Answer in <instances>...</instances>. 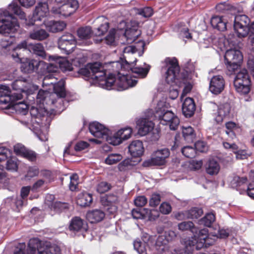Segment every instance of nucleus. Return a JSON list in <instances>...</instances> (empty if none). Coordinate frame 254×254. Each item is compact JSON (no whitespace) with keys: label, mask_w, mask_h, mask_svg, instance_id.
Instances as JSON below:
<instances>
[{"label":"nucleus","mask_w":254,"mask_h":254,"mask_svg":"<svg viewBox=\"0 0 254 254\" xmlns=\"http://www.w3.org/2000/svg\"><path fill=\"white\" fill-rule=\"evenodd\" d=\"M65 95L64 81L60 80L54 86L53 92L40 90L37 94V98L43 104L53 105L56 108L63 111L67 103L64 100Z\"/></svg>","instance_id":"1"},{"label":"nucleus","mask_w":254,"mask_h":254,"mask_svg":"<svg viewBox=\"0 0 254 254\" xmlns=\"http://www.w3.org/2000/svg\"><path fill=\"white\" fill-rule=\"evenodd\" d=\"M227 42L230 48L226 51L224 59L228 74L230 75L239 68L243 60V55L240 51L243 44L233 35L229 36Z\"/></svg>","instance_id":"2"},{"label":"nucleus","mask_w":254,"mask_h":254,"mask_svg":"<svg viewBox=\"0 0 254 254\" xmlns=\"http://www.w3.org/2000/svg\"><path fill=\"white\" fill-rule=\"evenodd\" d=\"M118 75V78L115 79V76L113 74H110L105 80H102L101 86L103 88L110 90L115 85L118 88V90H124L133 87L137 83V81L130 76L123 74Z\"/></svg>","instance_id":"3"},{"label":"nucleus","mask_w":254,"mask_h":254,"mask_svg":"<svg viewBox=\"0 0 254 254\" xmlns=\"http://www.w3.org/2000/svg\"><path fill=\"white\" fill-rule=\"evenodd\" d=\"M13 90L18 92L17 93H13L10 95L16 100L21 99L22 98V93L26 94H32L34 91L37 90V86L32 84L27 79L24 77H19L14 81L11 84Z\"/></svg>","instance_id":"4"},{"label":"nucleus","mask_w":254,"mask_h":254,"mask_svg":"<svg viewBox=\"0 0 254 254\" xmlns=\"http://www.w3.org/2000/svg\"><path fill=\"white\" fill-rule=\"evenodd\" d=\"M249 23L250 19L246 15L239 14L235 16L234 28L238 37H245L248 35L249 32L254 34V23L249 27Z\"/></svg>","instance_id":"5"},{"label":"nucleus","mask_w":254,"mask_h":254,"mask_svg":"<svg viewBox=\"0 0 254 254\" xmlns=\"http://www.w3.org/2000/svg\"><path fill=\"white\" fill-rule=\"evenodd\" d=\"M0 22L5 23L0 26V33L1 34L13 32L19 28L16 18L6 10L0 9Z\"/></svg>","instance_id":"6"},{"label":"nucleus","mask_w":254,"mask_h":254,"mask_svg":"<svg viewBox=\"0 0 254 254\" xmlns=\"http://www.w3.org/2000/svg\"><path fill=\"white\" fill-rule=\"evenodd\" d=\"M251 80L246 69H241L234 80L236 90L241 94H247L250 91Z\"/></svg>","instance_id":"7"},{"label":"nucleus","mask_w":254,"mask_h":254,"mask_svg":"<svg viewBox=\"0 0 254 254\" xmlns=\"http://www.w3.org/2000/svg\"><path fill=\"white\" fill-rule=\"evenodd\" d=\"M155 117L159 119L160 124L168 125L171 130L177 129L180 124L178 117L170 111H166L165 109L157 110Z\"/></svg>","instance_id":"8"},{"label":"nucleus","mask_w":254,"mask_h":254,"mask_svg":"<svg viewBox=\"0 0 254 254\" xmlns=\"http://www.w3.org/2000/svg\"><path fill=\"white\" fill-rule=\"evenodd\" d=\"M170 152L168 148H164L155 151L151 154L150 158L143 162V166H163L167 162V159L169 157Z\"/></svg>","instance_id":"9"},{"label":"nucleus","mask_w":254,"mask_h":254,"mask_svg":"<svg viewBox=\"0 0 254 254\" xmlns=\"http://www.w3.org/2000/svg\"><path fill=\"white\" fill-rule=\"evenodd\" d=\"M165 65L163 69L166 70L165 79L168 84L173 83L180 71L177 60L175 58H167L165 60Z\"/></svg>","instance_id":"10"},{"label":"nucleus","mask_w":254,"mask_h":254,"mask_svg":"<svg viewBox=\"0 0 254 254\" xmlns=\"http://www.w3.org/2000/svg\"><path fill=\"white\" fill-rule=\"evenodd\" d=\"M79 4L77 0H69L61 6H53L51 11L59 16L67 17L73 13L78 8Z\"/></svg>","instance_id":"11"},{"label":"nucleus","mask_w":254,"mask_h":254,"mask_svg":"<svg viewBox=\"0 0 254 254\" xmlns=\"http://www.w3.org/2000/svg\"><path fill=\"white\" fill-rule=\"evenodd\" d=\"M194 233L195 234L186 242V245L187 247H195L196 249L199 250L205 245L204 240L207 238L208 234V229H202L199 230L198 233L197 231Z\"/></svg>","instance_id":"12"},{"label":"nucleus","mask_w":254,"mask_h":254,"mask_svg":"<svg viewBox=\"0 0 254 254\" xmlns=\"http://www.w3.org/2000/svg\"><path fill=\"white\" fill-rule=\"evenodd\" d=\"M145 43L142 41H139L134 45L128 46L124 49V58L125 62L128 64H132L136 62V60H130L129 59V54H134L138 52L139 56H141L144 51Z\"/></svg>","instance_id":"13"},{"label":"nucleus","mask_w":254,"mask_h":254,"mask_svg":"<svg viewBox=\"0 0 254 254\" xmlns=\"http://www.w3.org/2000/svg\"><path fill=\"white\" fill-rule=\"evenodd\" d=\"M76 43L74 37L71 34H67L60 38L58 40V47L64 53L69 54L73 51Z\"/></svg>","instance_id":"14"},{"label":"nucleus","mask_w":254,"mask_h":254,"mask_svg":"<svg viewBox=\"0 0 254 254\" xmlns=\"http://www.w3.org/2000/svg\"><path fill=\"white\" fill-rule=\"evenodd\" d=\"M89 129L91 133L95 137L107 139L109 129L98 122L90 124Z\"/></svg>","instance_id":"15"},{"label":"nucleus","mask_w":254,"mask_h":254,"mask_svg":"<svg viewBox=\"0 0 254 254\" xmlns=\"http://www.w3.org/2000/svg\"><path fill=\"white\" fill-rule=\"evenodd\" d=\"M89 67L91 70L92 78L99 81V84L101 85L102 80L107 78L104 77L106 74V70L104 66L100 63L96 62L89 64Z\"/></svg>","instance_id":"16"},{"label":"nucleus","mask_w":254,"mask_h":254,"mask_svg":"<svg viewBox=\"0 0 254 254\" xmlns=\"http://www.w3.org/2000/svg\"><path fill=\"white\" fill-rule=\"evenodd\" d=\"M225 80L221 75H216L212 77L209 83L210 91L215 95L222 92L225 87Z\"/></svg>","instance_id":"17"},{"label":"nucleus","mask_w":254,"mask_h":254,"mask_svg":"<svg viewBox=\"0 0 254 254\" xmlns=\"http://www.w3.org/2000/svg\"><path fill=\"white\" fill-rule=\"evenodd\" d=\"M49 12V7L46 2H40L36 6L35 11L33 13L32 19V22L28 23V25H34V22L37 21H40L42 18L45 17Z\"/></svg>","instance_id":"18"},{"label":"nucleus","mask_w":254,"mask_h":254,"mask_svg":"<svg viewBox=\"0 0 254 254\" xmlns=\"http://www.w3.org/2000/svg\"><path fill=\"white\" fill-rule=\"evenodd\" d=\"M8 86L5 85H0V108L4 110L9 107L11 105V96Z\"/></svg>","instance_id":"19"},{"label":"nucleus","mask_w":254,"mask_h":254,"mask_svg":"<svg viewBox=\"0 0 254 254\" xmlns=\"http://www.w3.org/2000/svg\"><path fill=\"white\" fill-rule=\"evenodd\" d=\"M132 133V129L130 127H126L119 130L113 135L111 143L114 145L121 144L123 140L128 139Z\"/></svg>","instance_id":"20"},{"label":"nucleus","mask_w":254,"mask_h":254,"mask_svg":"<svg viewBox=\"0 0 254 254\" xmlns=\"http://www.w3.org/2000/svg\"><path fill=\"white\" fill-rule=\"evenodd\" d=\"M44 63L43 61L35 60H30L24 58L21 62V69L25 73H31L38 69V66Z\"/></svg>","instance_id":"21"},{"label":"nucleus","mask_w":254,"mask_h":254,"mask_svg":"<svg viewBox=\"0 0 254 254\" xmlns=\"http://www.w3.org/2000/svg\"><path fill=\"white\" fill-rule=\"evenodd\" d=\"M136 124L138 127V133L141 136L146 135L154 128L153 123L146 118L138 120Z\"/></svg>","instance_id":"22"},{"label":"nucleus","mask_w":254,"mask_h":254,"mask_svg":"<svg viewBox=\"0 0 254 254\" xmlns=\"http://www.w3.org/2000/svg\"><path fill=\"white\" fill-rule=\"evenodd\" d=\"M141 35V31L138 29V26L133 25L126 29L122 38L126 40L127 44H130L134 41Z\"/></svg>","instance_id":"23"},{"label":"nucleus","mask_w":254,"mask_h":254,"mask_svg":"<svg viewBox=\"0 0 254 254\" xmlns=\"http://www.w3.org/2000/svg\"><path fill=\"white\" fill-rule=\"evenodd\" d=\"M14 100L16 99L11 96V101H10L11 105L5 110H10L11 112L15 111L17 114L25 115L28 111V105L23 102H14Z\"/></svg>","instance_id":"24"},{"label":"nucleus","mask_w":254,"mask_h":254,"mask_svg":"<svg viewBox=\"0 0 254 254\" xmlns=\"http://www.w3.org/2000/svg\"><path fill=\"white\" fill-rule=\"evenodd\" d=\"M231 107L229 103H226L220 105L218 108L215 120L217 123H221L225 118L229 116Z\"/></svg>","instance_id":"25"},{"label":"nucleus","mask_w":254,"mask_h":254,"mask_svg":"<svg viewBox=\"0 0 254 254\" xmlns=\"http://www.w3.org/2000/svg\"><path fill=\"white\" fill-rule=\"evenodd\" d=\"M69 229L73 232H82L87 230V225L80 218L74 217L70 221Z\"/></svg>","instance_id":"26"},{"label":"nucleus","mask_w":254,"mask_h":254,"mask_svg":"<svg viewBox=\"0 0 254 254\" xmlns=\"http://www.w3.org/2000/svg\"><path fill=\"white\" fill-rule=\"evenodd\" d=\"M176 237V233L172 230L166 231L164 235L159 236L156 241L157 245L162 247L161 249L164 251L165 249V245L169 241L173 240Z\"/></svg>","instance_id":"27"},{"label":"nucleus","mask_w":254,"mask_h":254,"mask_svg":"<svg viewBox=\"0 0 254 254\" xmlns=\"http://www.w3.org/2000/svg\"><path fill=\"white\" fill-rule=\"evenodd\" d=\"M195 110V105L192 98H187L185 99L182 105V112L186 117H191Z\"/></svg>","instance_id":"28"},{"label":"nucleus","mask_w":254,"mask_h":254,"mask_svg":"<svg viewBox=\"0 0 254 254\" xmlns=\"http://www.w3.org/2000/svg\"><path fill=\"white\" fill-rule=\"evenodd\" d=\"M105 216L104 212L98 209L89 211L86 214L87 219L91 223H98L102 221Z\"/></svg>","instance_id":"29"},{"label":"nucleus","mask_w":254,"mask_h":254,"mask_svg":"<svg viewBox=\"0 0 254 254\" xmlns=\"http://www.w3.org/2000/svg\"><path fill=\"white\" fill-rule=\"evenodd\" d=\"M128 150L132 157L140 156L144 151L142 142L138 140L133 141L128 146Z\"/></svg>","instance_id":"30"},{"label":"nucleus","mask_w":254,"mask_h":254,"mask_svg":"<svg viewBox=\"0 0 254 254\" xmlns=\"http://www.w3.org/2000/svg\"><path fill=\"white\" fill-rule=\"evenodd\" d=\"M44 24L47 29L53 33L63 31L66 27V24L61 21H47L44 22Z\"/></svg>","instance_id":"31"},{"label":"nucleus","mask_w":254,"mask_h":254,"mask_svg":"<svg viewBox=\"0 0 254 254\" xmlns=\"http://www.w3.org/2000/svg\"><path fill=\"white\" fill-rule=\"evenodd\" d=\"M37 254H61L60 247L56 245L43 244L38 248Z\"/></svg>","instance_id":"32"},{"label":"nucleus","mask_w":254,"mask_h":254,"mask_svg":"<svg viewBox=\"0 0 254 254\" xmlns=\"http://www.w3.org/2000/svg\"><path fill=\"white\" fill-rule=\"evenodd\" d=\"M49 36L48 33L44 29L35 28L29 33V37L30 39L37 41H43L47 39Z\"/></svg>","instance_id":"33"},{"label":"nucleus","mask_w":254,"mask_h":254,"mask_svg":"<svg viewBox=\"0 0 254 254\" xmlns=\"http://www.w3.org/2000/svg\"><path fill=\"white\" fill-rule=\"evenodd\" d=\"M28 50L42 58H45L46 52L44 47L41 43L29 44L28 46Z\"/></svg>","instance_id":"34"},{"label":"nucleus","mask_w":254,"mask_h":254,"mask_svg":"<svg viewBox=\"0 0 254 254\" xmlns=\"http://www.w3.org/2000/svg\"><path fill=\"white\" fill-rule=\"evenodd\" d=\"M92 200V196L91 194L87 192H83L78 194L76 203L82 207H86L90 205Z\"/></svg>","instance_id":"35"},{"label":"nucleus","mask_w":254,"mask_h":254,"mask_svg":"<svg viewBox=\"0 0 254 254\" xmlns=\"http://www.w3.org/2000/svg\"><path fill=\"white\" fill-rule=\"evenodd\" d=\"M220 169L218 162L214 159H209L206 164V171L210 175H217Z\"/></svg>","instance_id":"36"},{"label":"nucleus","mask_w":254,"mask_h":254,"mask_svg":"<svg viewBox=\"0 0 254 254\" xmlns=\"http://www.w3.org/2000/svg\"><path fill=\"white\" fill-rule=\"evenodd\" d=\"M104 200L107 202L106 204L107 205H111V207L108 208L109 212L110 213L115 212L117 210V207L112 204L117 201V196L114 194H108L103 198L102 201H103Z\"/></svg>","instance_id":"37"},{"label":"nucleus","mask_w":254,"mask_h":254,"mask_svg":"<svg viewBox=\"0 0 254 254\" xmlns=\"http://www.w3.org/2000/svg\"><path fill=\"white\" fill-rule=\"evenodd\" d=\"M215 220V216L212 213L206 214L204 217L200 219L198 223L206 227H210Z\"/></svg>","instance_id":"38"},{"label":"nucleus","mask_w":254,"mask_h":254,"mask_svg":"<svg viewBox=\"0 0 254 254\" xmlns=\"http://www.w3.org/2000/svg\"><path fill=\"white\" fill-rule=\"evenodd\" d=\"M178 227L179 230L182 231L190 230L193 233L196 232V228L191 221L182 222L178 224Z\"/></svg>","instance_id":"39"},{"label":"nucleus","mask_w":254,"mask_h":254,"mask_svg":"<svg viewBox=\"0 0 254 254\" xmlns=\"http://www.w3.org/2000/svg\"><path fill=\"white\" fill-rule=\"evenodd\" d=\"M146 246L145 243H142L139 239H136L133 243L134 249L139 254H147Z\"/></svg>","instance_id":"40"},{"label":"nucleus","mask_w":254,"mask_h":254,"mask_svg":"<svg viewBox=\"0 0 254 254\" xmlns=\"http://www.w3.org/2000/svg\"><path fill=\"white\" fill-rule=\"evenodd\" d=\"M150 67L149 65H145L144 67H134L131 68V71L133 73L136 74L138 77L144 78L147 75Z\"/></svg>","instance_id":"41"},{"label":"nucleus","mask_w":254,"mask_h":254,"mask_svg":"<svg viewBox=\"0 0 254 254\" xmlns=\"http://www.w3.org/2000/svg\"><path fill=\"white\" fill-rule=\"evenodd\" d=\"M203 214V210L198 207H193L187 211V215L188 219H197Z\"/></svg>","instance_id":"42"},{"label":"nucleus","mask_w":254,"mask_h":254,"mask_svg":"<svg viewBox=\"0 0 254 254\" xmlns=\"http://www.w3.org/2000/svg\"><path fill=\"white\" fill-rule=\"evenodd\" d=\"M91 28L89 26L81 27L77 30V35L82 39H89L91 37Z\"/></svg>","instance_id":"43"},{"label":"nucleus","mask_w":254,"mask_h":254,"mask_svg":"<svg viewBox=\"0 0 254 254\" xmlns=\"http://www.w3.org/2000/svg\"><path fill=\"white\" fill-rule=\"evenodd\" d=\"M116 30L115 29H111L108 35L105 38V42L111 46H115L117 43V37L116 36Z\"/></svg>","instance_id":"44"},{"label":"nucleus","mask_w":254,"mask_h":254,"mask_svg":"<svg viewBox=\"0 0 254 254\" xmlns=\"http://www.w3.org/2000/svg\"><path fill=\"white\" fill-rule=\"evenodd\" d=\"M8 9L19 16L20 19H25V14L17 4L13 3L9 5Z\"/></svg>","instance_id":"45"},{"label":"nucleus","mask_w":254,"mask_h":254,"mask_svg":"<svg viewBox=\"0 0 254 254\" xmlns=\"http://www.w3.org/2000/svg\"><path fill=\"white\" fill-rule=\"evenodd\" d=\"M42 246L38 240L33 239L30 240L27 249L26 254H35L36 251H38V248Z\"/></svg>","instance_id":"46"},{"label":"nucleus","mask_w":254,"mask_h":254,"mask_svg":"<svg viewBox=\"0 0 254 254\" xmlns=\"http://www.w3.org/2000/svg\"><path fill=\"white\" fill-rule=\"evenodd\" d=\"M122 158V156L120 154H111L106 158L105 162L107 164L113 165L117 163Z\"/></svg>","instance_id":"47"},{"label":"nucleus","mask_w":254,"mask_h":254,"mask_svg":"<svg viewBox=\"0 0 254 254\" xmlns=\"http://www.w3.org/2000/svg\"><path fill=\"white\" fill-rule=\"evenodd\" d=\"M182 133L185 139L188 141L192 140L194 136L193 129L190 126L183 127Z\"/></svg>","instance_id":"48"},{"label":"nucleus","mask_w":254,"mask_h":254,"mask_svg":"<svg viewBox=\"0 0 254 254\" xmlns=\"http://www.w3.org/2000/svg\"><path fill=\"white\" fill-rule=\"evenodd\" d=\"M56 81L57 79L54 77V75L49 73L44 77L43 80V86L44 87L51 85L54 88V86L58 83H56Z\"/></svg>","instance_id":"49"},{"label":"nucleus","mask_w":254,"mask_h":254,"mask_svg":"<svg viewBox=\"0 0 254 254\" xmlns=\"http://www.w3.org/2000/svg\"><path fill=\"white\" fill-rule=\"evenodd\" d=\"M182 153L186 157L191 158L195 156L196 152L194 148L187 146L182 149Z\"/></svg>","instance_id":"50"},{"label":"nucleus","mask_w":254,"mask_h":254,"mask_svg":"<svg viewBox=\"0 0 254 254\" xmlns=\"http://www.w3.org/2000/svg\"><path fill=\"white\" fill-rule=\"evenodd\" d=\"M6 168L8 170L16 171L18 168L17 160L15 157H11L7 160Z\"/></svg>","instance_id":"51"},{"label":"nucleus","mask_w":254,"mask_h":254,"mask_svg":"<svg viewBox=\"0 0 254 254\" xmlns=\"http://www.w3.org/2000/svg\"><path fill=\"white\" fill-rule=\"evenodd\" d=\"M11 152L8 149L4 147H0V162L7 160L11 157Z\"/></svg>","instance_id":"52"},{"label":"nucleus","mask_w":254,"mask_h":254,"mask_svg":"<svg viewBox=\"0 0 254 254\" xmlns=\"http://www.w3.org/2000/svg\"><path fill=\"white\" fill-rule=\"evenodd\" d=\"M111 188V186L110 184L106 182H101L99 183L96 187L97 191L100 193H103Z\"/></svg>","instance_id":"53"},{"label":"nucleus","mask_w":254,"mask_h":254,"mask_svg":"<svg viewBox=\"0 0 254 254\" xmlns=\"http://www.w3.org/2000/svg\"><path fill=\"white\" fill-rule=\"evenodd\" d=\"M143 211L146 213L145 218H148L150 220H155L159 216V212L157 210L143 208Z\"/></svg>","instance_id":"54"},{"label":"nucleus","mask_w":254,"mask_h":254,"mask_svg":"<svg viewBox=\"0 0 254 254\" xmlns=\"http://www.w3.org/2000/svg\"><path fill=\"white\" fill-rule=\"evenodd\" d=\"M50 58L58 63L60 68H65V69L70 70V65L69 63L67 62L64 59L56 58L54 57H51Z\"/></svg>","instance_id":"55"},{"label":"nucleus","mask_w":254,"mask_h":254,"mask_svg":"<svg viewBox=\"0 0 254 254\" xmlns=\"http://www.w3.org/2000/svg\"><path fill=\"white\" fill-rule=\"evenodd\" d=\"M161 201V196L159 194L153 193L149 199V205L151 207H155L159 205Z\"/></svg>","instance_id":"56"},{"label":"nucleus","mask_w":254,"mask_h":254,"mask_svg":"<svg viewBox=\"0 0 254 254\" xmlns=\"http://www.w3.org/2000/svg\"><path fill=\"white\" fill-rule=\"evenodd\" d=\"M70 179L69 189L71 191L75 190L78 184V177L77 174H74L70 177Z\"/></svg>","instance_id":"57"},{"label":"nucleus","mask_w":254,"mask_h":254,"mask_svg":"<svg viewBox=\"0 0 254 254\" xmlns=\"http://www.w3.org/2000/svg\"><path fill=\"white\" fill-rule=\"evenodd\" d=\"M109 27V23L105 22L103 24H102L100 27H98L95 32V34L97 36H101L103 35L105 32L107 31Z\"/></svg>","instance_id":"58"},{"label":"nucleus","mask_w":254,"mask_h":254,"mask_svg":"<svg viewBox=\"0 0 254 254\" xmlns=\"http://www.w3.org/2000/svg\"><path fill=\"white\" fill-rule=\"evenodd\" d=\"M110 65L113 68L112 70L114 72L112 73L114 76L116 73L118 75H121L120 69H122L123 68V64L119 62H113L110 64Z\"/></svg>","instance_id":"59"},{"label":"nucleus","mask_w":254,"mask_h":254,"mask_svg":"<svg viewBox=\"0 0 254 254\" xmlns=\"http://www.w3.org/2000/svg\"><path fill=\"white\" fill-rule=\"evenodd\" d=\"M22 157L30 161H34L36 159L37 154L34 151L26 149Z\"/></svg>","instance_id":"60"},{"label":"nucleus","mask_w":254,"mask_h":254,"mask_svg":"<svg viewBox=\"0 0 254 254\" xmlns=\"http://www.w3.org/2000/svg\"><path fill=\"white\" fill-rule=\"evenodd\" d=\"M131 214L134 219H144L145 218L146 213L143 211V209L141 210L138 209H133L131 211Z\"/></svg>","instance_id":"61"},{"label":"nucleus","mask_w":254,"mask_h":254,"mask_svg":"<svg viewBox=\"0 0 254 254\" xmlns=\"http://www.w3.org/2000/svg\"><path fill=\"white\" fill-rule=\"evenodd\" d=\"M147 202V199L144 195L138 196L134 199V204L137 207H143Z\"/></svg>","instance_id":"62"},{"label":"nucleus","mask_w":254,"mask_h":254,"mask_svg":"<svg viewBox=\"0 0 254 254\" xmlns=\"http://www.w3.org/2000/svg\"><path fill=\"white\" fill-rule=\"evenodd\" d=\"M138 13L144 17H149L152 15L153 10L150 7H146L138 9Z\"/></svg>","instance_id":"63"},{"label":"nucleus","mask_w":254,"mask_h":254,"mask_svg":"<svg viewBox=\"0 0 254 254\" xmlns=\"http://www.w3.org/2000/svg\"><path fill=\"white\" fill-rule=\"evenodd\" d=\"M233 8L234 6L230 5L226 2L220 3L216 6L217 10L220 12L227 10L232 11Z\"/></svg>","instance_id":"64"}]
</instances>
